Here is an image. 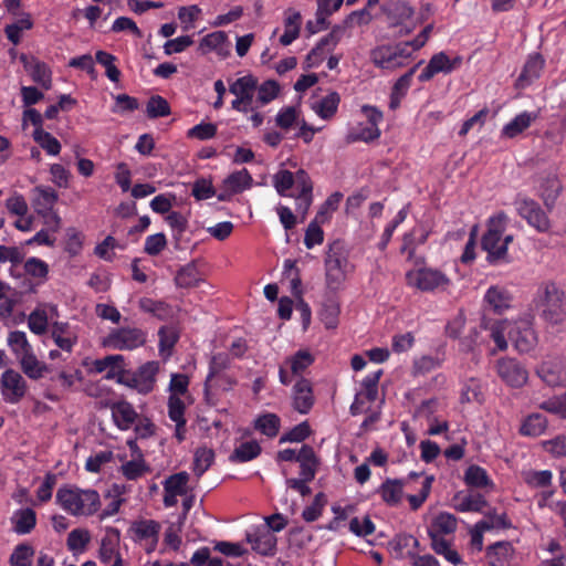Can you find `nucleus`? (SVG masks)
<instances>
[{"label": "nucleus", "instance_id": "32", "mask_svg": "<svg viewBox=\"0 0 566 566\" xmlns=\"http://www.w3.org/2000/svg\"><path fill=\"white\" fill-rule=\"evenodd\" d=\"M158 350L159 355L167 359L171 356L174 347L179 340V332L175 326H161L158 331Z\"/></svg>", "mask_w": 566, "mask_h": 566}, {"label": "nucleus", "instance_id": "63", "mask_svg": "<svg viewBox=\"0 0 566 566\" xmlns=\"http://www.w3.org/2000/svg\"><path fill=\"white\" fill-rule=\"evenodd\" d=\"M24 271L32 277L45 280L49 274V265L43 260L31 256L24 262Z\"/></svg>", "mask_w": 566, "mask_h": 566}, {"label": "nucleus", "instance_id": "7", "mask_svg": "<svg viewBox=\"0 0 566 566\" xmlns=\"http://www.w3.org/2000/svg\"><path fill=\"white\" fill-rule=\"evenodd\" d=\"M406 283L421 292H433L446 290L450 284V279L438 269L423 266L408 271Z\"/></svg>", "mask_w": 566, "mask_h": 566}, {"label": "nucleus", "instance_id": "28", "mask_svg": "<svg viewBox=\"0 0 566 566\" xmlns=\"http://www.w3.org/2000/svg\"><path fill=\"white\" fill-rule=\"evenodd\" d=\"M405 482L401 479H386L378 489L381 500L391 507L398 506L403 497Z\"/></svg>", "mask_w": 566, "mask_h": 566}, {"label": "nucleus", "instance_id": "11", "mask_svg": "<svg viewBox=\"0 0 566 566\" xmlns=\"http://www.w3.org/2000/svg\"><path fill=\"white\" fill-rule=\"evenodd\" d=\"M515 207L518 216L537 232L546 233L549 231L551 220L537 201L522 197L515 200Z\"/></svg>", "mask_w": 566, "mask_h": 566}, {"label": "nucleus", "instance_id": "54", "mask_svg": "<svg viewBox=\"0 0 566 566\" xmlns=\"http://www.w3.org/2000/svg\"><path fill=\"white\" fill-rule=\"evenodd\" d=\"M189 474L186 471L175 473L166 479L164 482V491L175 493L177 495H185L187 493V484Z\"/></svg>", "mask_w": 566, "mask_h": 566}, {"label": "nucleus", "instance_id": "22", "mask_svg": "<svg viewBox=\"0 0 566 566\" xmlns=\"http://www.w3.org/2000/svg\"><path fill=\"white\" fill-rule=\"evenodd\" d=\"M111 410L113 420L120 430L130 429L139 419L134 406L125 400L113 403Z\"/></svg>", "mask_w": 566, "mask_h": 566}, {"label": "nucleus", "instance_id": "8", "mask_svg": "<svg viewBox=\"0 0 566 566\" xmlns=\"http://www.w3.org/2000/svg\"><path fill=\"white\" fill-rule=\"evenodd\" d=\"M160 532L161 524L148 518L136 520L128 528L133 542L142 546L147 554L156 551Z\"/></svg>", "mask_w": 566, "mask_h": 566}, {"label": "nucleus", "instance_id": "5", "mask_svg": "<svg viewBox=\"0 0 566 566\" xmlns=\"http://www.w3.org/2000/svg\"><path fill=\"white\" fill-rule=\"evenodd\" d=\"M390 28H400L399 35L410 34L418 22L413 21L415 8L406 0H389L381 6Z\"/></svg>", "mask_w": 566, "mask_h": 566}, {"label": "nucleus", "instance_id": "50", "mask_svg": "<svg viewBox=\"0 0 566 566\" xmlns=\"http://www.w3.org/2000/svg\"><path fill=\"white\" fill-rule=\"evenodd\" d=\"M458 525L457 517L453 514L443 512L440 513L432 522L430 533L438 534H452L455 532Z\"/></svg>", "mask_w": 566, "mask_h": 566}, {"label": "nucleus", "instance_id": "40", "mask_svg": "<svg viewBox=\"0 0 566 566\" xmlns=\"http://www.w3.org/2000/svg\"><path fill=\"white\" fill-rule=\"evenodd\" d=\"M280 417L271 412L259 416L254 421V428L269 438L276 437L280 431Z\"/></svg>", "mask_w": 566, "mask_h": 566}, {"label": "nucleus", "instance_id": "26", "mask_svg": "<svg viewBox=\"0 0 566 566\" xmlns=\"http://www.w3.org/2000/svg\"><path fill=\"white\" fill-rule=\"evenodd\" d=\"M563 190V186L558 177L554 174L547 175L542 179L539 186V197L548 211L555 207L556 200Z\"/></svg>", "mask_w": 566, "mask_h": 566}, {"label": "nucleus", "instance_id": "12", "mask_svg": "<svg viewBox=\"0 0 566 566\" xmlns=\"http://www.w3.org/2000/svg\"><path fill=\"white\" fill-rule=\"evenodd\" d=\"M33 207L39 216L42 218H51L53 222L52 231H57L61 226V218L54 206L59 200V193L55 189L49 186H38L33 190Z\"/></svg>", "mask_w": 566, "mask_h": 566}, {"label": "nucleus", "instance_id": "60", "mask_svg": "<svg viewBox=\"0 0 566 566\" xmlns=\"http://www.w3.org/2000/svg\"><path fill=\"white\" fill-rule=\"evenodd\" d=\"M326 495L323 492L317 493L313 502L303 510L302 517L306 522L316 521L322 515L323 509L326 505Z\"/></svg>", "mask_w": 566, "mask_h": 566}, {"label": "nucleus", "instance_id": "25", "mask_svg": "<svg viewBox=\"0 0 566 566\" xmlns=\"http://www.w3.org/2000/svg\"><path fill=\"white\" fill-rule=\"evenodd\" d=\"M537 113L524 111L503 126L501 135L513 139L524 133L537 119Z\"/></svg>", "mask_w": 566, "mask_h": 566}, {"label": "nucleus", "instance_id": "43", "mask_svg": "<svg viewBox=\"0 0 566 566\" xmlns=\"http://www.w3.org/2000/svg\"><path fill=\"white\" fill-rule=\"evenodd\" d=\"M32 137L34 142L50 156H56L61 151V143L44 129H34Z\"/></svg>", "mask_w": 566, "mask_h": 566}, {"label": "nucleus", "instance_id": "34", "mask_svg": "<svg viewBox=\"0 0 566 566\" xmlns=\"http://www.w3.org/2000/svg\"><path fill=\"white\" fill-rule=\"evenodd\" d=\"M548 426L547 418L538 412L528 415L522 422L520 433L525 437H538Z\"/></svg>", "mask_w": 566, "mask_h": 566}, {"label": "nucleus", "instance_id": "6", "mask_svg": "<svg viewBox=\"0 0 566 566\" xmlns=\"http://www.w3.org/2000/svg\"><path fill=\"white\" fill-rule=\"evenodd\" d=\"M412 52L406 50V44H381L370 51V61L381 70L395 71L405 66Z\"/></svg>", "mask_w": 566, "mask_h": 566}, {"label": "nucleus", "instance_id": "49", "mask_svg": "<svg viewBox=\"0 0 566 566\" xmlns=\"http://www.w3.org/2000/svg\"><path fill=\"white\" fill-rule=\"evenodd\" d=\"M214 451L207 447H200L195 452L193 472L200 478L213 463Z\"/></svg>", "mask_w": 566, "mask_h": 566}, {"label": "nucleus", "instance_id": "19", "mask_svg": "<svg viewBox=\"0 0 566 566\" xmlns=\"http://www.w3.org/2000/svg\"><path fill=\"white\" fill-rule=\"evenodd\" d=\"M248 543L254 552L262 556H274L276 554L277 538L266 527H260L252 534L247 535Z\"/></svg>", "mask_w": 566, "mask_h": 566}, {"label": "nucleus", "instance_id": "51", "mask_svg": "<svg viewBox=\"0 0 566 566\" xmlns=\"http://www.w3.org/2000/svg\"><path fill=\"white\" fill-rule=\"evenodd\" d=\"M294 182L301 188L300 195L297 196V200L305 201V209H308L312 205V191L313 184L308 174L304 169H298L294 175Z\"/></svg>", "mask_w": 566, "mask_h": 566}, {"label": "nucleus", "instance_id": "47", "mask_svg": "<svg viewBox=\"0 0 566 566\" xmlns=\"http://www.w3.org/2000/svg\"><path fill=\"white\" fill-rule=\"evenodd\" d=\"M95 60L98 64L103 65L105 67V75L107 78L114 83H117L120 78V71L115 65V61L117 57L106 51H97L95 53Z\"/></svg>", "mask_w": 566, "mask_h": 566}, {"label": "nucleus", "instance_id": "1", "mask_svg": "<svg viewBox=\"0 0 566 566\" xmlns=\"http://www.w3.org/2000/svg\"><path fill=\"white\" fill-rule=\"evenodd\" d=\"M55 500L65 512L74 516H92L101 507L97 491L83 490L75 485L61 486L56 492Z\"/></svg>", "mask_w": 566, "mask_h": 566}, {"label": "nucleus", "instance_id": "37", "mask_svg": "<svg viewBox=\"0 0 566 566\" xmlns=\"http://www.w3.org/2000/svg\"><path fill=\"white\" fill-rule=\"evenodd\" d=\"M464 483L468 486L484 489L493 485L486 470L480 465L471 464L464 472Z\"/></svg>", "mask_w": 566, "mask_h": 566}, {"label": "nucleus", "instance_id": "14", "mask_svg": "<svg viewBox=\"0 0 566 566\" xmlns=\"http://www.w3.org/2000/svg\"><path fill=\"white\" fill-rule=\"evenodd\" d=\"M510 339L520 354H530L538 344V336L530 319H520L510 331Z\"/></svg>", "mask_w": 566, "mask_h": 566}, {"label": "nucleus", "instance_id": "15", "mask_svg": "<svg viewBox=\"0 0 566 566\" xmlns=\"http://www.w3.org/2000/svg\"><path fill=\"white\" fill-rule=\"evenodd\" d=\"M497 376L512 388H522L528 379L527 369L515 358H501L496 361Z\"/></svg>", "mask_w": 566, "mask_h": 566}, {"label": "nucleus", "instance_id": "27", "mask_svg": "<svg viewBox=\"0 0 566 566\" xmlns=\"http://www.w3.org/2000/svg\"><path fill=\"white\" fill-rule=\"evenodd\" d=\"M258 87V78L251 74L237 78L229 86V92L251 106Z\"/></svg>", "mask_w": 566, "mask_h": 566}, {"label": "nucleus", "instance_id": "23", "mask_svg": "<svg viewBox=\"0 0 566 566\" xmlns=\"http://www.w3.org/2000/svg\"><path fill=\"white\" fill-rule=\"evenodd\" d=\"M544 64L545 61L541 54L530 55L516 80V87L524 88L537 80L541 76Z\"/></svg>", "mask_w": 566, "mask_h": 566}, {"label": "nucleus", "instance_id": "18", "mask_svg": "<svg viewBox=\"0 0 566 566\" xmlns=\"http://www.w3.org/2000/svg\"><path fill=\"white\" fill-rule=\"evenodd\" d=\"M24 70L30 74L33 82L41 85L43 88H51L52 72L46 63L40 61L33 55L22 53L19 56Z\"/></svg>", "mask_w": 566, "mask_h": 566}, {"label": "nucleus", "instance_id": "36", "mask_svg": "<svg viewBox=\"0 0 566 566\" xmlns=\"http://www.w3.org/2000/svg\"><path fill=\"white\" fill-rule=\"evenodd\" d=\"M261 451L262 449L255 440L245 441L235 447L229 460L233 463H244L258 458Z\"/></svg>", "mask_w": 566, "mask_h": 566}, {"label": "nucleus", "instance_id": "10", "mask_svg": "<svg viewBox=\"0 0 566 566\" xmlns=\"http://www.w3.org/2000/svg\"><path fill=\"white\" fill-rule=\"evenodd\" d=\"M158 370L157 361H147L135 373L127 371V374L120 375L119 384L134 388L139 394H149L154 389Z\"/></svg>", "mask_w": 566, "mask_h": 566}, {"label": "nucleus", "instance_id": "58", "mask_svg": "<svg viewBox=\"0 0 566 566\" xmlns=\"http://www.w3.org/2000/svg\"><path fill=\"white\" fill-rule=\"evenodd\" d=\"M228 36L226 32L214 31L201 39L199 48L200 50H202L203 53H206L207 51L221 52L222 46L226 44Z\"/></svg>", "mask_w": 566, "mask_h": 566}, {"label": "nucleus", "instance_id": "2", "mask_svg": "<svg viewBox=\"0 0 566 566\" xmlns=\"http://www.w3.org/2000/svg\"><path fill=\"white\" fill-rule=\"evenodd\" d=\"M537 307L541 318L549 325L566 322V294L554 281L543 282L537 290Z\"/></svg>", "mask_w": 566, "mask_h": 566}, {"label": "nucleus", "instance_id": "17", "mask_svg": "<svg viewBox=\"0 0 566 566\" xmlns=\"http://www.w3.org/2000/svg\"><path fill=\"white\" fill-rule=\"evenodd\" d=\"M291 398L293 409L301 415H307L315 402L312 382L301 377L292 388Z\"/></svg>", "mask_w": 566, "mask_h": 566}, {"label": "nucleus", "instance_id": "3", "mask_svg": "<svg viewBox=\"0 0 566 566\" xmlns=\"http://www.w3.org/2000/svg\"><path fill=\"white\" fill-rule=\"evenodd\" d=\"M325 284L331 292L342 289L350 268L348 252L342 241H334L328 245L324 259Z\"/></svg>", "mask_w": 566, "mask_h": 566}, {"label": "nucleus", "instance_id": "29", "mask_svg": "<svg viewBox=\"0 0 566 566\" xmlns=\"http://www.w3.org/2000/svg\"><path fill=\"white\" fill-rule=\"evenodd\" d=\"M12 530L19 535L30 534L36 525V514L33 509L17 510L11 516Z\"/></svg>", "mask_w": 566, "mask_h": 566}, {"label": "nucleus", "instance_id": "62", "mask_svg": "<svg viewBox=\"0 0 566 566\" xmlns=\"http://www.w3.org/2000/svg\"><path fill=\"white\" fill-rule=\"evenodd\" d=\"M123 475L130 481L142 478L149 471L148 465L144 460H130L122 465Z\"/></svg>", "mask_w": 566, "mask_h": 566}, {"label": "nucleus", "instance_id": "4", "mask_svg": "<svg viewBox=\"0 0 566 566\" xmlns=\"http://www.w3.org/2000/svg\"><path fill=\"white\" fill-rule=\"evenodd\" d=\"M506 219L504 212L491 217L488 222V230L481 240L482 249L488 252L486 260L492 265L510 262V259H506L505 244H501Z\"/></svg>", "mask_w": 566, "mask_h": 566}, {"label": "nucleus", "instance_id": "38", "mask_svg": "<svg viewBox=\"0 0 566 566\" xmlns=\"http://www.w3.org/2000/svg\"><path fill=\"white\" fill-rule=\"evenodd\" d=\"M200 281V272L193 262L184 265L175 276L176 285L182 289L197 286Z\"/></svg>", "mask_w": 566, "mask_h": 566}, {"label": "nucleus", "instance_id": "57", "mask_svg": "<svg viewBox=\"0 0 566 566\" xmlns=\"http://www.w3.org/2000/svg\"><path fill=\"white\" fill-rule=\"evenodd\" d=\"M538 408L566 419V394L553 396L542 401Z\"/></svg>", "mask_w": 566, "mask_h": 566}, {"label": "nucleus", "instance_id": "24", "mask_svg": "<svg viewBox=\"0 0 566 566\" xmlns=\"http://www.w3.org/2000/svg\"><path fill=\"white\" fill-rule=\"evenodd\" d=\"M484 302L489 311L502 314L505 310L510 308L512 297L506 289L493 285L485 292Z\"/></svg>", "mask_w": 566, "mask_h": 566}, {"label": "nucleus", "instance_id": "39", "mask_svg": "<svg viewBox=\"0 0 566 566\" xmlns=\"http://www.w3.org/2000/svg\"><path fill=\"white\" fill-rule=\"evenodd\" d=\"M457 501L454 509L459 512H478L483 513V509L488 506L486 499L480 493L468 494L463 497H454Z\"/></svg>", "mask_w": 566, "mask_h": 566}, {"label": "nucleus", "instance_id": "9", "mask_svg": "<svg viewBox=\"0 0 566 566\" xmlns=\"http://www.w3.org/2000/svg\"><path fill=\"white\" fill-rule=\"evenodd\" d=\"M147 334L137 327L113 329L103 340V346L115 350H133L146 343Z\"/></svg>", "mask_w": 566, "mask_h": 566}, {"label": "nucleus", "instance_id": "59", "mask_svg": "<svg viewBox=\"0 0 566 566\" xmlns=\"http://www.w3.org/2000/svg\"><path fill=\"white\" fill-rule=\"evenodd\" d=\"M382 375V369L369 373L361 381L364 395L369 402H374L378 396V384Z\"/></svg>", "mask_w": 566, "mask_h": 566}, {"label": "nucleus", "instance_id": "52", "mask_svg": "<svg viewBox=\"0 0 566 566\" xmlns=\"http://www.w3.org/2000/svg\"><path fill=\"white\" fill-rule=\"evenodd\" d=\"M8 345L17 358L32 352V346L28 342L27 334L22 331H13L9 333Z\"/></svg>", "mask_w": 566, "mask_h": 566}, {"label": "nucleus", "instance_id": "30", "mask_svg": "<svg viewBox=\"0 0 566 566\" xmlns=\"http://www.w3.org/2000/svg\"><path fill=\"white\" fill-rule=\"evenodd\" d=\"M302 23L301 13L289 9L284 19V33L280 38V43L284 46L292 44L300 35Z\"/></svg>", "mask_w": 566, "mask_h": 566}, {"label": "nucleus", "instance_id": "48", "mask_svg": "<svg viewBox=\"0 0 566 566\" xmlns=\"http://www.w3.org/2000/svg\"><path fill=\"white\" fill-rule=\"evenodd\" d=\"M314 363V357L308 350H298L285 360L293 375H301Z\"/></svg>", "mask_w": 566, "mask_h": 566}, {"label": "nucleus", "instance_id": "35", "mask_svg": "<svg viewBox=\"0 0 566 566\" xmlns=\"http://www.w3.org/2000/svg\"><path fill=\"white\" fill-rule=\"evenodd\" d=\"M340 96L337 92H331L321 101L312 104V109L322 118L331 119L337 112Z\"/></svg>", "mask_w": 566, "mask_h": 566}, {"label": "nucleus", "instance_id": "45", "mask_svg": "<svg viewBox=\"0 0 566 566\" xmlns=\"http://www.w3.org/2000/svg\"><path fill=\"white\" fill-rule=\"evenodd\" d=\"M430 537L432 549L437 554L442 555L448 562L452 563L453 565H457L461 562L460 555L458 554L457 551L450 547V543L446 538L433 533H430Z\"/></svg>", "mask_w": 566, "mask_h": 566}, {"label": "nucleus", "instance_id": "44", "mask_svg": "<svg viewBox=\"0 0 566 566\" xmlns=\"http://www.w3.org/2000/svg\"><path fill=\"white\" fill-rule=\"evenodd\" d=\"M482 528L491 530H509L512 527V522L506 513L497 514L495 509L484 513V518L480 521Z\"/></svg>", "mask_w": 566, "mask_h": 566}, {"label": "nucleus", "instance_id": "42", "mask_svg": "<svg viewBox=\"0 0 566 566\" xmlns=\"http://www.w3.org/2000/svg\"><path fill=\"white\" fill-rule=\"evenodd\" d=\"M35 549L29 543H20L9 557L10 566H33Z\"/></svg>", "mask_w": 566, "mask_h": 566}, {"label": "nucleus", "instance_id": "56", "mask_svg": "<svg viewBox=\"0 0 566 566\" xmlns=\"http://www.w3.org/2000/svg\"><path fill=\"white\" fill-rule=\"evenodd\" d=\"M91 541V534L87 530L75 528L69 533L66 545L73 553L85 551Z\"/></svg>", "mask_w": 566, "mask_h": 566}, {"label": "nucleus", "instance_id": "41", "mask_svg": "<svg viewBox=\"0 0 566 566\" xmlns=\"http://www.w3.org/2000/svg\"><path fill=\"white\" fill-rule=\"evenodd\" d=\"M512 552L513 547L510 542H496L486 548V557L492 566H503Z\"/></svg>", "mask_w": 566, "mask_h": 566}, {"label": "nucleus", "instance_id": "61", "mask_svg": "<svg viewBox=\"0 0 566 566\" xmlns=\"http://www.w3.org/2000/svg\"><path fill=\"white\" fill-rule=\"evenodd\" d=\"M218 127L213 123L201 122L187 132V137L198 140H208L217 135Z\"/></svg>", "mask_w": 566, "mask_h": 566}, {"label": "nucleus", "instance_id": "46", "mask_svg": "<svg viewBox=\"0 0 566 566\" xmlns=\"http://www.w3.org/2000/svg\"><path fill=\"white\" fill-rule=\"evenodd\" d=\"M146 114L150 119L166 117L171 114V108L166 98L160 95H153L147 102Z\"/></svg>", "mask_w": 566, "mask_h": 566}, {"label": "nucleus", "instance_id": "20", "mask_svg": "<svg viewBox=\"0 0 566 566\" xmlns=\"http://www.w3.org/2000/svg\"><path fill=\"white\" fill-rule=\"evenodd\" d=\"M51 337L60 349L67 353L77 344V334L66 322L52 323Z\"/></svg>", "mask_w": 566, "mask_h": 566}, {"label": "nucleus", "instance_id": "64", "mask_svg": "<svg viewBox=\"0 0 566 566\" xmlns=\"http://www.w3.org/2000/svg\"><path fill=\"white\" fill-rule=\"evenodd\" d=\"M191 195L198 201L207 200L216 196V189L211 180L199 178L192 185Z\"/></svg>", "mask_w": 566, "mask_h": 566}, {"label": "nucleus", "instance_id": "33", "mask_svg": "<svg viewBox=\"0 0 566 566\" xmlns=\"http://www.w3.org/2000/svg\"><path fill=\"white\" fill-rule=\"evenodd\" d=\"M253 184V178L247 168L230 174L224 180V188L230 193H241L247 189H250Z\"/></svg>", "mask_w": 566, "mask_h": 566}, {"label": "nucleus", "instance_id": "55", "mask_svg": "<svg viewBox=\"0 0 566 566\" xmlns=\"http://www.w3.org/2000/svg\"><path fill=\"white\" fill-rule=\"evenodd\" d=\"M537 375L549 387H560L565 384V377L560 371L549 363H544L538 369Z\"/></svg>", "mask_w": 566, "mask_h": 566}, {"label": "nucleus", "instance_id": "21", "mask_svg": "<svg viewBox=\"0 0 566 566\" xmlns=\"http://www.w3.org/2000/svg\"><path fill=\"white\" fill-rule=\"evenodd\" d=\"M297 462L300 463V479L305 481H313L319 467V459L317 458L313 447L303 444L297 452Z\"/></svg>", "mask_w": 566, "mask_h": 566}, {"label": "nucleus", "instance_id": "13", "mask_svg": "<svg viewBox=\"0 0 566 566\" xmlns=\"http://www.w3.org/2000/svg\"><path fill=\"white\" fill-rule=\"evenodd\" d=\"M27 392L28 384L19 371L9 368L2 373L0 377V394L7 403H19Z\"/></svg>", "mask_w": 566, "mask_h": 566}, {"label": "nucleus", "instance_id": "31", "mask_svg": "<svg viewBox=\"0 0 566 566\" xmlns=\"http://www.w3.org/2000/svg\"><path fill=\"white\" fill-rule=\"evenodd\" d=\"M17 359L20 363L22 371L30 379H41L44 376V374L49 371L48 365L43 361H40L34 355L33 350Z\"/></svg>", "mask_w": 566, "mask_h": 566}, {"label": "nucleus", "instance_id": "16", "mask_svg": "<svg viewBox=\"0 0 566 566\" xmlns=\"http://www.w3.org/2000/svg\"><path fill=\"white\" fill-rule=\"evenodd\" d=\"M462 63L460 56H455L451 60L444 52L436 53L429 60L427 66L418 75V80L421 83L430 81L436 74L444 73L449 74L458 69Z\"/></svg>", "mask_w": 566, "mask_h": 566}, {"label": "nucleus", "instance_id": "53", "mask_svg": "<svg viewBox=\"0 0 566 566\" xmlns=\"http://www.w3.org/2000/svg\"><path fill=\"white\" fill-rule=\"evenodd\" d=\"M115 363H124V356L122 355H108L101 359L91 360L90 358H85L82 363L84 367L87 368L88 373L92 374H102L104 373L111 365Z\"/></svg>", "mask_w": 566, "mask_h": 566}]
</instances>
